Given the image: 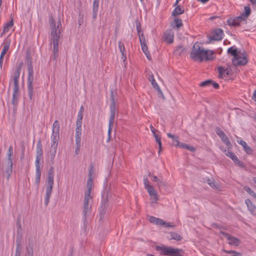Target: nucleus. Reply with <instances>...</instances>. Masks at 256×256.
<instances>
[{"label":"nucleus","mask_w":256,"mask_h":256,"mask_svg":"<svg viewBox=\"0 0 256 256\" xmlns=\"http://www.w3.org/2000/svg\"><path fill=\"white\" fill-rule=\"evenodd\" d=\"M14 25L13 20L6 24L4 26L2 34L8 32Z\"/></svg>","instance_id":"obj_32"},{"label":"nucleus","mask_w":256,"mask_h":256,"mask_svg":"<svg viewBox=\"0 0 256 256\" xmlns=\"http://www.w3.org/2000/svg\"><path fill=\"white\" fill-rule=\"evenodd\" d=\"M90 208H84L83 207V211L82 214L84 216V221H86V216L88 214H90Z\"/></svg>","instance_id":"obj_44"},{"label":"nucleus","mask_w":256,"mask_h":256,"mask_svg":"<svg viewBox=\"0 0 256 256\" xmlns=\"http://www.w3.org/2000/svg\"><path fill=\"white\" fill-rule=\"evenodd\" d=\"M245 203L246 204L248 210L252 215H256V206L254 204L250 199H246Z\"/></svg>","instance_id":"obj_16"},{"label":"nucleus","mask_w":256,"mask_h":256,"mask_svg":"<svg viewBox=\"0 0 256 256\" xmlns=\"http://www.w3.org/2000/svg\"><path fill=\"white\" fill-rule=\"evenodd\" d=\"M140 44H141L142 50L143 51V52L144 53L149 52L148 50V48L147 44H146V40H144V41H142V43H140Z\"/></svg>","instance_id":"obj_50"},{"label":"nucleus","mask_w":256,"mask_h":256,"mask_svg":"<svg viewBox=\"0 0 256 256\" xmlns=\"http://www.w3.org/2000/svg\"><path fill=\"white\" fill-rule=\"evenodd\" d=\"M228 53L234 56V58H236L239 54L237 48L234 46L230 48L228 50Z\"/></svg>","instance_id":"obj_34"},{"label":"nucleus","mask_w":256,"mask_h":256,"mask_svg":"<svg viewBox=\"0 0 256 256\" xmlns=\"http://www.w3.org/2000/svg\"><path fill=\"white\" fill-rule=\"evenodd\" d=\"M116 104H111L110 105V116L109 118V121H110V124H112V122H114V117L116 115Z\"/></svg>","instance_id":"obj_23"},{"label":"nucleus","mask_w":256,"mask_h":256,"mask_svg":"<svg viewBox=\"0 0 256 256\" xmlns=\"http://www.w3.org/2000/svg\"><path fill=\"white\" fill-rule=\"evenodd\" d=\"M59 134L60 133L54 132H52V135L51 136L52 148H55L56 147L58 146V141L59 140Z\"/></svg>","instance_id":"obj_19"},{"label":"nucleus","mask_w":256,"mask_h":256,"mask_svg":"<svg viewBox=\"0 0 256 256\" xmlns=\"http://www.w3.org/2000/svg\"><path fill=\"white\" fill-rule=\"evenodd\" d=\"M184 8L180 6H176L172 12V16H178L184 13Z\"/></svg>","instance_id":"obj_28"},{"label":"nucleus","mask_w":256,"mask_h":256,"mask_svg":"<svg viewBox=\"0 0 256 256\" xmlns=\"http://www.w3.org/2000/svg\"><path fill=\"white\" fill-rule=\"evenodd\" d=\"M54 172L53 166H51L48 170V176L46 180V196L44 198V205L47 206L48 204L50 198L52 190L54 184Z\"/></svg>","instance_id":"obj_3"},{"label":"nucleus","mask_w":256,"mask_h":256,"mask_svg":"<svg viewBox=\"0 0 256 256\" xmlns=\"http://www.w3.org/2000/svg\"><path fill=\"white\" fill-rule=\"evenodd\" d=\"M22 62L18 66H17L16 70L14 72L12 75V78L14 82V85L13 88L12 103L14 107H16L18 105V97L20 96L19 78L22 70Z\"/></svg>","instance_id":"obj_2"},{"label":"nucleus","mask_w":256,"mask_h":256,"mask_svg":"<svg viewBox=\"0 0 256 256\" xmlns=\"http://www.w3.org/2000/svg\"><path fill=\"white\" fill-rule=\"evenodd\" d=\"M167 136L168 138H172V139L176 140V144H178V136L173 135V134H171L170 133L167 134Z\"/></svg>","instance_id":"obj_54"},{"label":"nucleus","mask_w":256,"mask_h":256,"mask_svg":"<svg viewBox=\"0 0 256 256\" xmlns=\"http://www.w3.org/2000/svg\"><path fill=\"white\" fill-rule=\"evenodd\" d=\"M183 26L182 20L176 17H174V20L171 22L170 26L173 28L178 29Z\"/></svg>","instance_id":"obj_21"},{"label":"nucleus","mask_w":256,"mask_h":256,"mask_svg":"<svg viewBox=\"0 0 256 256\" xmlns=\"http://www.w3.org/2000/svg\"><path fill=\"white\" fill-rule=\"evenodd\" d=\"M148 176L151 177L152 181L156 182L160 190L162 188L164 189L166 188V184L163 181L162 177H158L155 175L152 174L150 172H148Z\"/></svg>","instance_id":"obj_8"},{"label":"nucleus","mask_w":256,"mask_h":256,"mask_svg":"<svg viewBox=\"0 0 256 256\" xmlns=\"http://www.w3.org/2000/svg\"><path fill=\"white\" fill-rule=\"evenodd\" d=\"M208 184L212 188H218V184L214 179H208Z\"/></svg>","instance_id":"obj_42"},{"label":"nucleus","mask_w":256,"mask_h":256,"mask_svg":"<svg viewBox=\"0 0 256 256\" xmlns=\"http://www.w3.org/2000/svg\"><path fill=\"white\" fill-rule=\"evenodd\" d=\"M110 100H111V104H116V100L114 98V92L112 90H111L110 92Z\"/></svg>","instance_id":"obj_59"},{"label":"nucleus","mask_w":256,"mask_h":256,"mask_svg":"<svg viewBox=\"0 0 256 256\" xmlns=\"http://www.w3.org/2000/svg\"><path fill=\"white\" fill-rule=\"evenodd\" d=\"M216 132L223 142H224L226 146L230 144V142L228 138L220 128H216Z\"/></svg>","instance_id":"obj_13"},{"label":"nucleus","mask_w":256,"mask_h":256,"mask_svg":"<svg viewBox=\"0 0 256 256\" xmlns=\"http://www.w3.org/2000/svg\"><path fill=\"white\" fill-rule=\"evenodd\" d=\"M214 52L213 51L206 50V54L204 56V60L209 61L214 60Z\"/></svg>","instance_id":"obj_26"},{"label":"nucleus","mask_w":256,"mask_h":256,"mask_svg":"<svg viewBox=\"0 0 256 256\" xmlns=\"http://www.w3.org/2000/svg\"><path fill=\"white\" fill-rule=\"evenodd\" d=\"M91 198L92 196H90V194H84L83 207L90 208V206H89V200Z\"/></svg>","instance_id":"obj_36"},{"label":"nucleus","mask_w":256,"mask_h":256,"mask_svg":"<svg viewBox=\"0 0 256 256\" xmlns=\"http://www.w3.org/2000/svg\"><path fill=\"white\" fill-rule=\"evenodd\" d=\"M244 12L241 14L240 16H248L250 14V8L248 6H244Z\"/></svg>","instance_id":"obj_48"},{"label":"nucleus","mask_w":256,"mask_h":256,"mask_svg":"<svg viewBox=\"0 0 256 256\" xmlns=\"http://www.w3.org/2000/svg\"><path fill=\"white\" fill-rule=\"evenodd\" d=\"M56 150H57V147H56L55 148H54L51 147L50 150V154L51 159L54 158L56 154Z\"/></svg>","instance_id":"obj_52"},{"label":"nucleus","mask_w":256,"mask_h":256,"mask_svg":"<svg viewBox=\"0 0 256 256\" xmlns=\"http://www.w3.org/2000/svg\"><path fill=\"white\" fill-rule=\"evenodd\" d=\"M21 251H22V247L20 246V243L19 242L16 240V254H20Z\"/></svg>","instance_id":"obj_56"},{"label":"nucleus","mask_w":256,"mask_h":256,"mask_svg":"<svg viewBox=\"0 0 256 256\" xmlns=\"http://www.w3.org/2000/svg\"><path fill=\"white\" fill-rule=\"evenodd\" d=\"M218 71L219 73V78H222L226 76H228L230 74V70L228 68H224L222 66H218Z\"/></svg>","instance_id":"obj_25"},{"label":"nucleus","mask_w":256,"mask_h":256,"mask_svg":"<svg viewBox=\"0 0 256 256\" xmlns=\"http://www.w3.org/2000/svg\"><path fill=\"white\" fill-rule=\"evenodd\" d=\"M156 250H160V254L168 256H183L184 252L182 250L174 248L171 246H156Z\"/></svg>","instance_id":"obj_5"},{"label":"nucleus","mask_w":256,"mask_h":256,"mask_svg":"<svg viewBox=\"0 0 256 256\" xmlns=\"http://www.w3.org/2000/svg\"><path fill=\"white\" fill-rule=\"evenodd\" d=\"M76 150H75V153L76 154H78L79 152V150H80V142L79 144H78L76 142Z\"/></svg>","instance_id":"obj_63"},{"label":"nucleus","mask_w":256,"mask_h":256,"mask_svg":"<svg viewBox=\"0 0 256 256\" xmlns=\"http://www.w3.org/2000/svg\"><path fill=\"white\" fill-rule=\"evenodd\" d=\"M138 37H139L140 43H142V41H144V40H146L143 33H142L141 34L140 33H138Z\"/></svg>","instance_id":"obj_62"},{"label":"nucleus","mask_w":256,"mask_h":256,"mask_svg":"<svg viewBox=\"0 0 256 256\" xmlns=\"http://www.w3.org/2000/svg\"><path fill=\"white\" fill-rule=\"evenodd\" d=\"M49 22L53 44V54L51 58L56 60L58 56V40L62 29L60 17H51L49 20Z\"/></svg>","instance_id":"obj_1"},{"label":"nucleus","mask_w":256,"mask_h":256,"mask_svg":"<svg viewBox=\"0 0 256 256\" xmlns=\"http://www.w3.org/2000/svg\"><path fill=\"white\" fill-rule=\"evenodd\" d=\"M206 54V50L200 46V44L196 42L193 45L192 51L190 52V58L194 61L198 60L202 62L204 56Z\"/></svg>","instance_id":"obj_4"},{"label":"nucleus","mask_w":256,"mask_h":256,"mask_svg":"<svg viewBox=\"0 0 256 256\" xmlns=\"http://www.w3.org/2000/svg\"><path fill=\"white\" fill-rule=\"evenodd\" d=\"M248 62V60L244 56H241L240 54L236 58H232V63L234 66H244Z\"/></svg>","instance_id":"obj_14"},{"label":"nucleus","mask_w":256,"mask_h":256,"mask_svg":"<svg viewBox=\"0 0 256 256\" xmlns=\"http://www.w3.org/2000/svg\"><path fill=\"white\" fill-rule=\"evenodd\" d=\"M148 79V80L151 82L153 88L156 89L158 92V94L161 95L162 97L164 98V95L163 94L160 88L156 82L154 75L152 74L149 75Z\"/></svg>","instance_id":"obj_15"},{"label":"nucleus","mask_w":256,"mask_h":256,"mask_svg":"<svg viewBox=\"0 0 256 256\" xmlns=\"http://www.w3.org/2000/svg\"><path fill=\"white\" fill-rule=\"evenodd\" d=\"M28 96L30 100H34V88H33V80H34V70L32 64L30 63L28 68Z\"/></svg>","instance_id":"obj_6"},{"label":"nucleus","mask_w":256,"mask_h":256,"mask_svg":"<svg viewBox=\"0 0 256 256\" xmlns=\"http://www.w3.org/2000/svg\"><path fill=\"white\" fill-rule=\"evenodd\" d=\"M118 46L122 54V59L124 62L126 59V50L124 43L121 41H118Z\"/></svg>","instance_id":"obj_22"},{"label":"nucleus","mask_w":256,"mask_h":256,"mask_svg":"<svg viewBox=\"0 0 256 256\" xmlns=\"http://www.w3.org/2000/svg\"><path fill=\"white\" fill-rule=\"evenodd\" d=\"M136 30L138 32V33H140V32H142V29L141 28V24L140 21L138 20V18H136Z\"/></svg>","instance_id":"obj_47"},{"label":"nucleus","mask_w":256,"mask_h":256,"mask_svg":"<svg viewBox=\"0 0 256 256\" xmlns=\"http://www.w3.org/2000/svg\"><path fill=\"white\" fill-rule=\"evenodd\" d=\"M176 146H178L182 148H185V149L188 150L192 152H194L196 150V148H194V146H189V145L184 144V143L180 142L179 141H178V144H176Z\"/></svg>","instance_id":"obj_30"},{"label":"nucleus","mask_w":256,"mask_h":256,"mask_svg":"<svg viewBox=\"0 0 256 256\" xmlns=\"http://www.w3.org/2000/svg\"><path fill=\"white\" fill-rule=\"evenodd\" d=\"M212 36L209 37L210 42L212 40L219 41L222 40L223 38L224 32L222 29L218 28L214 30L213 32H212Z\"/></svg>","instance_id":"obj_10"},{"label":"nucleus","mask_w":256,"mask_h":256,"mask_svg":"<svg viewBox=\"0 0 256 256\" xmlns=\"http://www.w3.org/2000/svg\"><path fill=\"white\" fill-rule=\"evenodd\" d=\"M86 186L88 188V190L85 192V194H90V193L92 190V178H88V180H87L86 182Z\"/></svg>","instance_id":"obj_38"},{"label":"nucleus","mask_w":256,"mask_h":256,"mask_svg":"<svg viewBox=\"0 0 256 256\" xmlns=\"http://www.w3.org/2000/svg\"><path fill=\"white\" fill-rule=\"evenodd\" d=\"M149 221L153 224H156L158 220V218L154 217V216H150L148 218Z\"/></svg>","instance_id":"obj_58"},{"label":"nucleus","mask_w":256,"mask_h":256,"mask_svg":"<svg viewBox=\"0 0 256 256\" xmlns=\"http://www.w3.org/2000/svg\"><path fill=\"white\" fill-rule=\"evenodd\" d=\"M82 127L76 126V142L79 144L81 140Z\"/></svg>","instance_id":"obj_29"},{"label":"nucleus","mask_w":256,"mask_h":256,"mask_svg":"<svg viewBox=\"0 0 256 256\" xmlns=\"http://www.w3.org/2000/svg\"><path fill=\"white\" fill-rule=\"evenodd\" d=\"M27 251H28V256H33V250L32 248H27Z\"/></svg>","instance_id":"obj_61"},{"label":"nucleus","mask_w":256,"mask_h":256,"mask_svg":"<svg viewBox=\"0 0 256 256\" xmlns=\"http://www.w3.org/2000/svg\"><path fill=\"white\" fill-rule=\"evenodd\" d=\"M212 83V80H208L202 82L200 84V86L201 87H206L209 86H210Z\"/></svg>","instance_id":"obj_45"},{"label":"nucleus","mask_w":256,"mask_h":256,"mask_svg":"<svg viewBox=\"0 0 256 256\" xmlns=\"http://www.w3.org/2000/svg\"><path fill=\"white\" fill-rule=\"evenodd\" d=\"M10 46V42H6L4 44V46L3 47V49L2 50V52L0 54V56L4 57V56L6 54V52L8 50Z\"/></svg>","instance_id":"obj_40"},{"label":"nucleus","mask_w":256,"mask_h":256,"mask_svg":"<svg viewBox=\"0 0 256 256\" xmlns=\"http://www.w3.org/2000/svg\"><path fill=\"white\" fill-rule=\"evenodd\" d=\"M244 190L251 196H252V197L256 199V193L252 190L249 187L245 186L244 188Z\"/></svg>","instance_id":"obj_46"},{"label":"nucleus","mask_w":256,"mask_h":256,"mask_svg":"<svg viewBox=\"0 0 256 256\" xmlns=\"http://www.w3.org/2000/svg\"><path fill=\"white\" fill-rule=\"evenodd\" d=\"M248 17H234V18H230L227 20V23L230 26H238L240 24L246 21V18Z\"/></svg>","instance_id":"obj_9"},{"label":"nucleus","mask_w":256,"mask_h":256,"mask_svg":"<svg viewBox=\"0 0 256 256\" xmlns=\"http://www.w3.org/2000/svg\"><path fill=\"white\" fill-rule=\"evenodd\" d=\"M114 122H112L111 124H110V121H109L108 124V138L110 137V134L111 133V132L112 130V126H113Z\"/></svg>","instance_id":"obj_60"},{"label":"nucleus","mask_w":256,"mask_h":256,"mask_svg":"<svg viewBox=\"0 0 256 256\" xmlns=\"http://www.w3.org/2000/svg\"><path fill=\"white\" fill-rule=\"evenodd\" d=\"M185 51V48L182 44H180L176 47V50L174 52V54L176 56H182Z\"/></svg>","instance_id":"obj_27"},{"label":"nucleus","mask_w":256,"mask_h":256,"mask_svg":"<svg viewBox=\"0 0 256 256\" xmlns=\"http://www.w3.org/2000/svg\"><path fill=\"white\" fill-rule=\"evenodd\" d=\"M158 222L156 223V224L160 225V226H164L166 227H174V225H173L172 224V223L170 222H167L162 219L159 218Z\"/></svg>","instance_id":"obj_35"},{"label":"nucleus","mask_w":256,"mask_h":256,"mask_svg":"<svg viewBox=\"0 0 256 256\" xmlns=\"http://www.w3.org/2000/svg\"><path fill=\"white\" fill-rule=\"evenodd\" d=\"M236 164L240 166V167L244 168V162L238 160L237 156L236 157V159H234L232 160Z\"/></svg>","instance_id":"obj_51"},{"label":"nucleus","mask_w":256,"mask_h":256,"mask_svg":"<svg viewBox=\"0 0 256 256\" xmlns=\"http://www.w3.org/2000/svg\"><path fill=\"white\" fill-rule=\"evenodd\" d=\"M226 155L230 158L232 160L236 159V156L235 154L230 151H227V152H226Z\"/></svg>","instance_id":"obj_55"},{"label":"nucleus","mask_w":256,"mask_h":256,"mask_svg":"<svg viewBox=\"0 0 256 256\" xmlns=\"http://www.w3.org/2000/svg\"><path fill=\"white\" fill-rule=\"evenodd\" d=\"M220 234L224 236L227 238L228 240L229 241L228 244L230 245L238 246L240 242V240L236 237L231 236L230 234L226 232H220Z\"/></svg>","instance_id":"obj_12"},{"label":"nucleus","mask_w":256,"mask_h":256,"mask_svg":"<svg viewBox=\"0 0 256 256\" xmlns=\"http://www.w3.org/2000/svg\"><path fill=\"white\" fill-rule=\"evenodd\" d=\"M52 132L60 133V124L57 120H56L53 124Z\"/></svg>","instance_id":"obj_41"},{"label":"nucleus","mask_w":256,"mask_h":256,"mask_svg":"<svg viewBox=\"0 0 256 256\" xmlns=\"http://www.w3.org/2000/svg\"><path fill=\"white\" fill-rule=\"evenodd\" d=\"M174 34L171 30L166 31L164 32V39L168 44H172L174 42Z\"/></svg>","instance_id":"obj_18"},{"label":"nucleus","mask_w":256,"mask_h":256,"mask_svg":"<svg viewBox=\"0 0 256 256\" xmlns=\"http://www.w3.org/2000/svg\"><path fill=\"white\" fill-rule=\"evenodd\" d=\"M94 166L92 164H90V168L88 170V178H92L93 179L94 176Z\"/></svg>","instance_id":"obj_43"},{"label":"nucleus","mask_w":256,"mask_h":256,"mask_svg":"<svg viewBox=\"0 0 256 256\" xmlns=\"http://www.w3.org/2000/svg\"><path fill=\"white\" fill-rule=\"evenodd\" d=\"M36 178H35V184L36 185L38 188L40 182V176H41V172L40 169V166L36 165Z\"/></svg>","instance_id":"obj_24"},{"label":"nucleus","mask_w":256,"mask_h":256,"mask_svg":"<svg viewBox=\"0 0 256 256\" xmlns=\"http://www.w3.org/2000/svg\"><path fill=\"white\" fill-rule=\"evenodd\" d=\"M26 61L28 64V66L30 63L31 64H32V58L30 56V54L28 53H27L26 55Z\"/></svg>","instance_id":"obj_57"},{"label":"nucleus","mask_w":256,"mask_h":256,"mask_svg":"<svg viewBox=\"0 0 256 256\" xmlns=\"http://www.w3.org/2000/svg\"><path fill=\"white\" fill-rule=\"evenodd\" d=\"M7 156H8V158L6 160V162H12V160L14 156V150H13V148L12 146H10L8 150V152H7Z\"/></svg>","instance_id":"obj_33"},{"label":"nucleus","mask_w":256,"mask_h":256,"mask_svg":"<svg viewBox=\"0 0 256 256\" xmlns=\"http://www.w3.org/2000/svg\"><path fill=\"white\" fill-rule=\"evenodd\" d=\"M237 142L238 144H239L242 146V147L244 149V150L246 152L247 154H250L252 153V150L250 147L248 146L247 145L246 142L244 140H238Z\"/></svg>","instance_id":"obj_20"},{"label":"nucleus","mask_w":256,"mask_h":256,"mask_svg":"<svg viewBox=\"0 0 256 256\" xmlns=\"http://www.w3.org/2000/svg\"><path fill=\"white\" fill-rule=\"evenodd\" d=\"M108 206V198H104L102 200V204H100V206L98 208V211H99L100 220H102L104 218V215L106 212Z\"/></svg>","instance_id":"obj_11"},{"label":"nucleus","mask_w":256,"mask_h":256,"mask_svg":"<svg viewBox=\"0 0 256 256\" xmlns=\"http://www.w3.org/2000/svg\"><path fill=\"white\" fill-rule=\"evenodd\" d=\"M212 85L213 87L216 89H218L220 87L219 84L218 83L214 82L213 80L212 83Z\"/></svg>","instance_id":"obj_64"},{"label":"nucleus","mask_w":256,"mask_h":256,"mask_svg":"<svg viewBox=\"0 0 256 256\" xmlns=\"http://www.w3.org/2000/svg\"><path fill=\"white\" fill-rule=\"evenodd\" d=\"M6 168L5 170L4 174L6 176L7 179H9L12 173V162H8L6 161Z\"/></svg>","instance_id":"obj_17"},{"label":"nucleus","mask_w":256,"mask_h":256,"mask_svg":"<svg viewBox=\"0 0 256 256\" xmlns=\"http://www.w3.org/2000/svg\"><path fill=\"white\" fill-rule=\"evenodd\" d=\"M224 252L228 254H232V256H240L242 254L240 252H237L234 250H224Z\"/></svg>","instance_id":"obj_49"},{"label":"nucleus","mask_w":256,"mask_h":256,"mask_svg":"<svg viewBox=\"0 0 256 256\" xmlns=\"http://www.w3.org/2000/svg\"><path fill=\"white\" fill-rule=\"evenodd\" d=\"M42 148L36 149V156L35 162V165L40 166V161L42 158Z\"/></svg>","instance_id":"obj_31"},{"label":"nucleus","mask_w":256,"mask_h":256,"mask_svg":"<svg viewBox=\"0 0 256 256\" xmlns=\"http://www.w3.org/2000/svg\"><path fill=\"white\" fill-rule=\"evenodd\" d=\"M170 240H174L176 241H180L182 239V237L178 234L175 232H170Z\"/></svg>","instance_id":"obj_37"},{"label":"nucleus","mask_w":256,"mask_h":256,"mask_svg":"<svg viewBox=\"0 0 256 256\" xmlns=\"http://www.w3.org/2000/svg\"><path fill=\"white\" fill-rule=\"evenodd\" d=\"M144 184L145 188L147 190L150 198L154 202L158 200V196L156 191L154 188V186L150 184L148 179L146 178L144 179Z\"/></svg>","instance_id":"obj_7"},{"label":"nucleus","mask_w":256,"mask_h":256,"mask_svg":"<svg viewBox=\"0 0 256 256\" xmlns=\"http://www.w3.org/2000/svg\"><path fill=\"white\" fill-rule=\"evenodd\" d=\"M100 0H94L93 2V10L96 12L98 10Z\"/></svg>","instance_id":"obj_53"},{"label":"nucleus","mask_w":256,"mask_h":256,"mask_svg":"<svg viewBox=\"0 0 256 256\" xmlns=\"http://www.w3.org/2000/svg\"><path fill=\"white\" fill-rule=\"evenodd\" d=\"M154 138H155V140L156 141V142L158 144V148H159V152H158V153L160 154V152L162 148V142H161V136L158 134H154Z\"/></svg>","instance_id":"obj_39"}]
</instances>
